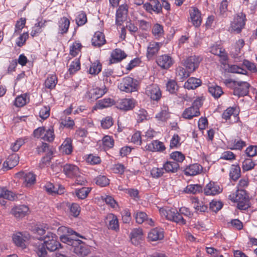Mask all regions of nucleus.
Segmentation results:
<instances>
[{
  "instance_id": "obj_19",
  "label": "nucleus",
  "mask_w": 257,
  "mask_h": 257,
  "mask_svg": "<svg viewBox=\"0 0 257 257\" xmlns=\"http://www.w3.org/2000/svg\"><path fill=\"white\" fill-rule=\"evenodd\" d=\"M189 13L193 25L196 27H199L202 22L200 12L197 8L192 7L190 9Z\"/></svg>"
},
{
  "instance_id": "obj_59",
  "label": "nucleus",
  "mask_w": 257,
  "mask_h": 257,
  "mask_svg": "<svg viewBox=\"0 0 257 257\" xmlns=\"http://www.w3.org/2000/svg\"><path fill=\"white\" fill-rule=\"evenodd\" d=\"M228 70L231 73H239L242 74H246V71L245 70L236 65H232L230 66Z\"/></svg>"
},
{
  "instance_id": "obj_1",
  "label": "nucleus",
  "mask_w": 257,
  "mask_h": 257,
  "mask_svg": "<svg viewBox=\"0 0 257 257\" xmlns=\"http://www.w3.org/2000/svg\"><path fill=\"white\" fill-rule=\"evenodd\" d=\"M58 231L64 233V234L61 235L60 237L61 241L68 245L74 246L77 243H80L81 241L77 239V237H80L82 238H84L83 236L80 235L72 229L66 226L60 227Z\"/></svg>"
},
{
  "instance_id": "obj_11",
  "label": "nucleus",
  "mask_w": 257,
  "mask_h": 257,
  "mask_svg": "<svg viewBox=\"0 0 257 257\" xmlns=\"http://www.w3.org/2000/svg\"><path fill=\"white\" fill-rule=\"evenodd\" d=\"M117 108L127 111L132 109L135 105V100L133 99L123 98L118 100L115 103Z\"/></svg>"
},
{
  "instance_id": "obj_35",
  "label": "nucleus",
  "mask_w": 257,
  "mask_h": 257,
  "mask_svg": "<svg viewBox=\"0 0 257 257\" xmlns=\"http://www.w3.org/2000/svg\"><path fill=\"white\" fill-rule=\"evenodd\" d=\"M179 168V165L175 161H167L163 165L164 169L168 173H175Z\"/></svg>"
},
{
  "instance_id": "obj_60",
  "label": "nucleus",
  "mask_w": 257,
  "mask_h": 257,
  "mask_svg": "<svg viewBox=\"0 0 257 257\" xmlns=\"http://www.w3.org/2000/svg\"><path fill=\"white\" fill-rule=\"evenodd\" d=\"M87 22L86 15L84 12L80 13L76 18V22L78 26H81L84 25Z\"/></svg>"
},
{
  "instance_id": "obj_39",
  "label": "nucleus",
  "mask_w": 257,
  "mask_h": 257,
  "mask_svg": "<svg viewBox=\"0 0 257 257\" xmlns=\"http://www.w3.org/2000/svg\"><path fill=\"white\" fill-rule=\"evenodd\" d=\"M101 69L102 66L101 63L97 60L91 64L88 72L91 75H95L101 71Z\"/></svg>"
},
{
  "instance_id": "obj_14",
  "label": "nucleus",
  "mask_w": 257,
  "mask_h": 257,
  "mask_svg": "<svg viewBox=\"0 0 257 257\" xmlns=\"http://www.w3.org/2000/svg\"><path fill=\"white\" fill-rule=\"evenodd\" d=\"M17 175L23 180V184L26 187H30L35 183L36 177L32 173L20 172Z\"/></svg>"
},
{
  "instance_id": "obj_49",
  "label": "nucleus",
  "mask_w": 257,
  "mask_h": 257,
  "mask_svg": "<svg viewBox=\"0 0 257 257\" xmlns=\"http://www.w3.org/2000/svg\"><path fill=\"white\" fill-rule=\"evenodd\" d=\"M169 117L170 114L167 109L162 110L156 115V118H157L158 121L162 122L166 121Z\"/></svg>"
},
{
  "instance_id": "obj_18",
  "label": "nucleus",
  "mask_w": 257,
  "mask_h": 257,
  "mask_svg": "<svg viewBox=\"0 0 257 257\" xmlns=\"http://www.w3.org/2000/svg\"><path fill=\"white\" fill-rule=\"evenodd\" d=\"M63 171L67 177L70 178L77 176L80 172L79 168L76 166L70 164L64 165Z\"/></svg>"
},
{
  "instance_id": "obj_58",
  "label": "nucleus",
  "mask_w": 257,
  "mask_h": 257,
  "mask_svg": "<svg viewBox=\"0 0 257 257\" xmlns=\"http://www.w3.org/2000/svg\"><path fill=\"white\" fill-rule=\"evenodd\" d=\"M113 123V119L110 116H107L101 120V126L104 129H108Z\"/></svg>"
},
{
  "instance_id": "obj_22",
  "label": "nucleus",
  "mask_w": 257,
  "mask_h": 257,
  "mask_svg": "<svg viewBox=\"0 0 257 257\" xmlns=\"http://www.w3.org/2000/svg\"><path fill=\"white\" fill-rule=\"evenodd\" d=\"M204 193L206 195H215L222 191V189L214 182H209L204 189Z\"/></svg>"
},
{
  "instance_id": "obj_44",
  "label": "nucleus",
  "mask_w": 257,
  "mask_h": 257,
  "mask_svg": "<svg viewBox=\"0 0 257 257\" xmlns=\"http://www.w3.org/2000/svg\"><path fill=\"white\" fill-rule=\"evenodd\" d=\"M57 83V78L55 75H51L47 78L45 82V85L46 88L53 89Z\"/></svg>"
},
{
  "instance_id": "obj_4",
  "label": "nucleus",
  "mask_w": 257,
  "mask_h": 257,
  "mask_svg": "<svg viewBox=\"0 0 257 257\" xmlns=\"http://www.w3.org/2000/svg\"><path fill=\"white\" fill-rule=\"evenodd\" d=\"M201 99L198 98L194 100L191 106L186 108L182 113V117L185 119H191L200 114L199 108L202 106Z\"/></svg>"
},
{
  "instance_id": "obj_6",
  "label": "nucleus",
  "mask_w": 257,
  "mask_h": 257,
  "mask_svg": "<svg viewBox=\"0 0 257 257\" xmlns=\"http://www.w3.org/2000/svg\"><path fill=\"white\" fill-rule=\"evenodd\" d=\"M39 240H43L44 243L47 249L50 251L57 249L60 246V243L57 240L56 235L51 232H48L43 238L40 237Z\"/></svg>"
},
{
  "instance_id": "obj_20",
  "label": "nucleus",
  "mask_w": 257,
  "mask_h": 257,
  "mask_svg": "<svg viewBox=\"0 0 257 257\" xmlns=\"http://www.w3.org/2000/svg\"><path fill=\"white\" fill-rule=\"evenodd\" d=\"M126 57L125 52L120 49H115L111 53L109 60L110 64L117 63L121 61Z\"/></svg>"
},
{
  "instance_id": "obj_2",
  "label": "nucleus",
  "mask_w": 257,
  "mask_h": 257,
  "mask_svg": "<svg viewBox=\"0 0 257 257\" xmlns=\"http://www.w3.org/2000/svg\"><path fill=\"white\" fill-rule=\"evenodd\" d=\"M232 201L237 203V208L240 210H245L249 206V200L245 191L243 189L238 190L229 196Z\"/></svg>"
},
{
  "instance_id": "obj_16",
  "label": "nucleus",
  "mask_w": 257,
  "mask_h": 257,
  "mask_svg": "<svg viewBox=\"0 0 257 257\" xmlns=\"http://www.w3.org/2000/svg\"><path fill=\"white\" fill-rule=\"evenodd\" d=\"M127 14V7L126 5L119 6L116 13L115 22L116 25H121L125 20Z\"/></svg>"
},
{
  "instance_id": "obj_25",
  "label": "nucleus",
  "mask_w": 257,
  "mask_h": 257,
  "mask_svg": "<svg viewBox=\"0 0 257 257\" xmlns=\"http://www.w3.org/2000/svg\"><path fill=\"white\" fill-rule=\"evenodd\" d=\"M164 238V231L161 228L152 229L148 233V238L150 240L154 241L162 239Z\"/></svg>"
},
{
  "instance_id": "obj_33",
  "label": "nucleus",
  "mask_w": 257,
  "mask_h": 257,
  "mask_svg": "<svg viewBox=\"0 0 257 257\" xmlns=\"http://www.w3.org/2000/svg\"><path fill=\"white\" fill-rule=\"evenodd\" d=\"M191 73L186 69H185L181 66H179L176 69V78L177 80L183 81L190 76Z\"/></svg>"
},
{
  "instance_id": "obj_57",
  "label": "nucleus",
  "mask_w": 257,
  "mask_h": 257,
  "mask_svg": "<svg viewBox=\"0 0 257 257\" xmlns=\"http://www.w3.org/2000/svg\"><path fill=\"white\" fill-rule=\"evenodd\" d=\"M254 166V163L250 159H246L242 163V169L244 171L251 170Z\"/></svg>"
},
{
  "instance_id": "obj_46",
  "label": "nucleus",
  "mask_w": 257,
  "mask_h": 257,
  "mask_svg": "<svg viewBox=\"0 0 257 257\" xmlns=\"http://www.w3.org/2000/svg\"><path fill=\"white\" fill-rule=\"evenodd\" d=\"M210 52L214 55L219 56L223 59H226V55L224 49L217 46H213L210 48Z\"/></svg>"
},
{
  "instance_id": "obj_47",
  "label": "nucleus",
  "mask_w": 257,
  "mask_h": 257,
  "mask_svg": "<svg viewBox=\"0 0 257 257\" xmlns=\"http://www.w3.org/2000/svg\"><path fill=\"white\" fill-rule=\"evenodd\" d=\"M114 104V101L110 98H104L98 101L97 104V107L99 109H102L104 108L111 106Z\"/></svg>"
},
{
  "instance_id": "obj_63",
  "label": "nucleus",
  "mask_w": 257,
  "mask_h": 257,
  "mask_svg": "<svg viewBox=\"0 0 257 257\" xmlns=\"http://www.w3.org/2000/svg\"><path fill=\"white\" fill-rule=\"evenodd\" d=\"M222 207V203L219 201L213 200L210 203V208L214 212L218 211Z\"/></svg>"
},
{
  "instance_id": "obj_55",
  "label": "nucleus",
  "mask_w": 257,
  "mask_h": 257,
  "mask_svg": "<svg viewBox=\"0 0 257 257\" xmlns=\"http://www.w3.org/2000/svg\"><path fill=\"white\" fill-rule=\"evenodd\" d=\"M54 131L53 128H49L45 131V134L43 137V140L48 142H52L54 139Z\"/></svg>"
},
{
  "instance_id": "obj_37",
  "label": "nucleus",
  "mask_w": 257,
  "mask_h": 257,
  "mask_svg": "<svg viewBox=\"0 0 257 257\" xmlns=\"http://www.w3.org/2000/svg\"><path fill=\"white\" fill-rule=\"evenodd\" d=\"M208 91L215 98H218L223 93L221 87L216 85L209 86Z\"/></svg>"
},
{
  "instance_id": "obj_29",
  "label": "nucleus",
  "mask_w": 257,
  "mask_h": 257,
  "mask_svg": "<svg viewBox=\"0 0 257 257\" xmlns=\"http://www.w3.org/2000/svg\"><path fill=\"white\" fill-rule=\"evenodd\" d=\"M72 141L70 138H67L60 146V151L64 154L69 155L73 151Z\"/></svg>"
},
{
  "instance_id": "obj_5",
  "label": "nucleus",
  "mask_w": 257,
  "mask_h": 257,
  "mask_svg": "<svg viewBox=\"0 0 257 257\" xmlns=\"http://www.w3.org/2000/svg\"><path fill=\"white\" fill-rule=\"evenodd\" d=\"M119 89L126 93L136 91L137 90L138 81L130 77H126L122 79L118 86Z\"/></svg>"
},
{
  "instance_id": "obj_3",
  "label": "nucleus",
  "mask_w": 257,
  "mask_h": 257,
  "mask_svg": "<svg viewBox=\"0 0 257 257\" xmlns=\"http://www.w3.org/2000/svg\"><path fill=\"white\" fill-rule=\"evenodd\" d=\"M160 213L162 216L165 217L168 220L173 221L180 225L186 224V220L181 214L174 208H160Z\"/></svg>"
},
{
  "instance_id": "obj_36",
  "label": "nucleus",
  "mask_w": 257,
  "mask_h": 257,
  "mask_svg": "<svg viewBox=\"0 0 257 257\" xmlns=\"http://www.w3.org/2000/svg\"><path fill=\"white\" fill-rule=\"evenodd\" d=\"M240 176V168L238 165H232L230 168L229 177L233 181H236Z\"/></svg>"
},
{
  "instance_id": "obj_56",
  "label": "nucleus",
  "mask_w": 257,
  "mask_h": 257,
  "mask_svg": "<svg viewBox=\"0 0 257 257\" xmlns=\"http://www.w3.org/2000/svg\"><path fill=\"white\" fill-rule=\"evenodd\" d=\"M81 47V44L75 42L73 44L72 46L70 47V53L73 57L76 56L80 51Z\"/></svg>"
},
{
  "instance_id": "obj_27",
  "label": "nucleus",
  "mask_w": 257,
  "mask_h": 257,
  "mask_svg": "<svg viewBox=\"0 0 257 257\" xmlns=\"http://www.w3.org/2000/svg\"><path fill=\"white\" fill-rule=\"evenodd\" d=\"M30 238V235L28 233H25L23 235L21 232H18L13 236V240L15 243L21 247L25 245L24 242L28 240Z\"/></svg>"
},
{
  "instance_id": "obj_15",
  "label": "nucleus",
  "mask_w": 257,
  "mask_h": 257,
  "mask_svg": "<svg viewBox=\"0 0 257 257\" xmlns=\"http://www.w3.org/2000/svg\"><path fill=\"white\" fill-rule=\"evenodd\" d=\"M29 212V207L24 205L16 206L12 209V214L17 218H22Z\"/></svg>"
},
{
  "instance_id": "obj_50",
  "label": "nucleus",
  "mask_w": 257,
  "mask_h": 257,
  "mask_svg": "<svg viewBox=\"0 0 257 257\" xmlns=\"http://www.w3.org/2000/svg\"><path fill=\"white\" fill-rule=\"evenodd\" d=\"M90 191L89 188L83 187L80 189L76 190V195L79 199H84L85 198Z\"/></svg>"
},
{
  "instance_id": "obj_61",
  "label": "nucleus",
  "mask_w": 257,
  "mask_h": 257,
  "mask_svg": "<svg viewBox=\"0 0 257 257\" xmlns=\"http://www.w3.org/2000/svg\"><path fill=\"white\" fill-rule=\"evenodd\" d=\"M96 184L100 186H105L109 184V180L105 176H99L96 179Z\"/></svg>"
},
{
  "instance_id": "obj_42",
  "label": "nucleus",
  "mask_w": 257,
  "mask_h": 257,
  "mask_svg": "<svg viewBox=\"0 0 257 257\" xmlns=\"http://www.w3.org/2000/svg\"><path fill=\"white\" fill-rule=\"evenodd\" d=\"M29 100L27 94H24L17 96L15 99V104L17 107H22L26 104Z\"/></svg>"
},
{
  "instance_id": "obj_7",
  "label": "nucleus",
  "mask_w": 257,
  "mask_h": 257,
  "mask_svg": "<svg viewBox=\"0 0 257 257\" xmlns=\"http://www.w3.org/2000/svg\"><path fill=\"white\" fill-rule=\"evenodd\" d=\"M245 15L242 13H239L234 18L231 22L230 30L236 33H239L245 25Z\"/></svg>"
},
{
  "instance_id": "obj_40",
  "label": "nucleus",
  "mask_w": 257,
  "mask_h": 257,
  "mask_svg": "<svg viewBox=\"0 0 257 257\" xmlns=\"http://www.w3.org/2000/svg\"><path fill=\"white\" fill-rule=\"evenodd\" d=\"M73 251L78 255L83 257L88 254L89 249L87 247L80 244L78 245H74Z\"/></svg>"
},
{
  "instance_id": "obj_53",
  "label": "nucleus",
  "mask_w": 257,
  "mask_h": 257,
  "mask_svg": "<svg viewBox=\"0 0 257 257\" xmlns=\"http://www.w3.org/2000/svg\"><path fill=\"white\" fill-rule=\"evenodd\" d=\"M170 158L176 162L181 163L185 159L184 155L180 152L176 151L170 154Z\"/></svg>"
},
{
  "instance_id": "obj_62",
  "label": "nucleus",
  "mask_w": 257,
  "mask_h": 257,
  "mask_svg": "<svg viewBox=\"0 0 257 257\" xmlns=\"http://www.w3.org/2000/svg\"><path fill=\"white\" fill-rule=\"evenodd\" d=\"M147 215L145 212L142 211L137 212L135 215L136 222L141 224L147 219Z\"/></svg>"
},
{
  "instance_id": "obj_51",
  "label": "nucleus",
  "mask_w": 257,
  "mask_h": 257,
  "mask_svg": "<svg viewBox=\"0 0 257 257\" xmlns=\"http://www.w3.org/2000/svg\"><path fill=\"white\" fill-rule=\"evenodd\" d=\"M237 115V111L233 107L227 108L222 114V117L226 120L229 119L231 116L235 117Z\"/></svg>"
},
{
  "instance_id": "obj_23",
  "label": "nucleus",
  "mask_w": 257,
  "mask_h": 257,
  "mask_svg": "<svg viewBox=\"0 0 257 257\" xmlns=\"http://www.w3.org/2000/svg\"><path fill=\"white\" fill-rule=\"evenodd\" d=\"M162 44L159 42H151L147 47V56L149 59L157 54L161 47Z\"/></svg>"
},
{
  "instance_id": "obj_21",
  "label": "nucleus",
  "mask_w": 257,
  "mask_h": 257,
  "mask_svg": "<svg viewBox=\"0 0 257 257\" xmlns=\"http://www.w3.org/2000/svg\"><path fill=\"white\" fill-rule=\"evenodd\" d=\"M203 167L199 164L195 163L187 166L184 170L185 175L187 176H195L202 172Z\"/></svg>"
},
{
  "instance_id": "obj_8",
  "label": "nucleus",
  "mask_w": 257,
  "mask_h": 257,
  "mask_svg": "<svg viewBox=\"0 0 257 257\" xmlns=\"http://www.w3.org/2000/svg\"><path fill=\"white\" fill-rule=\"evenodd\" d=\"M107 91V88L105 86L102 88L98 87L92 88L86 92L85 97L91 101H94L102 96Z\"/></svg>"
},
{
  "instance_id": "obj_13",
  "label": "nucleus",
  "mask_w": 257,
  "mask_h": 257,
  "mask_svg": "<svg viewBox=\"0 0 257 257\" xmlns=\"http://www.w3.org/2000/svg\"><path fill=\"white\" fill-rule=\"evenodd\" d=\"M146 93L154 100H159L161 96L160 88L155 84H152L148 86L146 89Z\"/></svg>"
},
{
  "instance_id": "obj_52",
  "label": "nucleus",
  "mask_w": 257,
  "mask_h": 257,
  "mask_svg": "<svg viewBox=\"0 0 257 257\" xmlns=\"http://www.w3.org/2000/svg\"><path fill=\"white\" fill-rule=\"evenodd\" d=\"M152 33L156 38H159L164 33L163 27L159 24H156L153 27Z\"/></svg>"
},
{
  "instance_id": "obj_45",
  "label": "nucleus",
  "mask_w": 257,
  "mask_h": 257,
  "mask_svg": "<svg viewBox=\"0 0 257 257\" xmlns=\"http://www.w3.org/2000/svg\"><path fill=\"white\" fill-rule=\"evenodd\" d=\"M193 207L197 212H204L207 209V206L203 204L202 202H199L198 200L195 198L193 201Z\"/></svg>"
},
{
  "instance_id": "obj_54",
  "label": "nucleus",
  "mask_w": 257,
  "mask_h": 257,
  "mask_svg": "<svg viewBox=\"0 0 257 257\" xmlns=\"http://www.w3.org/2000/svg\"><path fill=\"white\" fill-rule=\"evenodd\" d=\"M164 170L163 168H153L151 171V175L154 178H159L163 175Z\"/></svg>"
},
{
  "instance_id": "obj_38",
  "label": "nucleus",
  "mask_w": 257,
  "mask_h": 257,
  "mask_svg": "<svg viewBox=\"0 0 257 257\" xmlns=\"http://www.w3.org/2000/svg\"><path fill=\"white\" fill-rule=\"evenodd\" d=\"M46 23V21L44 20L39 21L36 23L34 26L32 28V30L31 32V35L34 37L41 33L42 31V28L45 26Z\"/></svg>"
},
{
  "instance_id": "obj_34",
  "label": "nucleus",
  "mask_w": 257,
  "mask_h": 257,
  "mask_svg": "<svg viewBox=\"0 0 257 257\" xmlns=\"http://www.w3.org/2000/svg\"><path fill=\"white\" fill-rule=\"evenodd\" d=\"M45 190L50 194H61L64 192V188L62 186H59V188L57 186H54L51 183H48L44 186Z\"/></svg>"
},
{
  "instance_id": "obj_28",
  "label": "nucleus",
  "mask_w": 257,
  "mask_h": 257,
  "mask_svg": "<svg viewBox=\"0 0 257 257\" xmlns=\"http://www.w3.org/2000/svg\"><path fill=\"white\" fill-rule=\"evenodd\" d=\"M92 44L95 47H100L105 43L104 35L101 32L95 33L91 40Z\"/></svg>"
},
{
  "instance_id": "obj_30",
  "label": "nucleus",
  "mask_w": 257,
  "mask_h": 257,
  "mask_svg": "<svg viewBox=\"0 0 257 257\" xmlns=\"http://www.w3.org/2000/svg\"><path fill=\"white\" fill-rule=\"evenodd\" d=\"M70 25V21L66 17H62L58 22V32L61 35L67 33Z\"/></svg>"
},
{
  "instance_id": "obj_41",
  "label": "nucleus",
  "mask_w": 257,
  "mask_h": 257,
  "mask_svg": "<svg viewBox=\"0 0 257 257\" xmlns=\"http://www.w3.org/2000/svg\"><path fill=\"white\" fill-rule=\"evenodd\" d=\"M202 186L198 184H190L187 185L184 191L186 193L196 194L202 191Z\"/></svg>"
},
{
  "instance_id": "obj_9",
  "label": "nucleus",
  "mask_w": 257,
  "mask_h": 257,
  "mask_svg": "<svg viewBox=\"0 0 257 257\" xmlns=\"http://www.w3.org/2000/svg\"><path fill=\"white\" fill-rule=\"evenodd\" d=\"M201 61L202 58L200 57L195 55L191 56L186 58L183 63V65L189 72L192 73L198 68Z\"/></svg>"
},
{
  "instance_id": "obj_24",
  "label": "nucleus",
  "mask_w": 257,
  "mask_h": 257,
  "mask_svg": "<svg viewBox=\"0 0 257 257\" xmlns=\"http://www.w3.org/2000/svg\"><path fill=\"white\" fill-rule=\"evenodd\" d=\"M145 149L146 150L152 152H163L166 149V147L162 142L155 140L147 144Z\"/></svg>"
},
{
  "instance_id": "obj_17",
  "label": "nucleus",
  "mask_w": 257,
  "mask_h": 257,
  "mask_svg": "<svg viewBox=\"0 0 257 257\" xmlns=\"http://www.w3.org/2000/svg\"><path fill=\"white\" fill-rule=\"evenodd\" d=\"M105 222L109 229L116 231L119 229L118 219L114 214L112 213L107 214L105 217Z\"/></svg>"
},
{
  "instance_id": "obj_43",
  "label": "nucleus",
  "mask_w": 257,
  "mask_h": 257,
  "mask_svg": "<svg viewBox=\"0 0 257 257\" xmlns=\"http://www.w3.org/2000/svg\"><path fill=\"white\" fill-rule=\"evenodd\" d=\"M46 245L44 243L36 244L35 245V251L38 257H46L47 251L46 249Z\"/></svg>"
},
{
  "instance_id": "obj_12",
  "label": "nucleus",
  "mask_w": 257,
  "mask_h": 257,
  "mask_svg": "<svg viewBox=\"0 0 257 257\" xmlns=\"http://www.w3.org/2000/svg\"><path fill=\"white\" fill-rule=\"evenodd\" d=\"M233 89V94L235 95L244 96L247 94L249 85L245 81H237Z\"/></svg>"
},
{
  "instance_id": "obj_64",
  "label": "nucleus",
  "mask_w": 257,
  "mask_h": 257,
  "mask_svg": "<svg viewBox=\"0 0 257 257\" xmlns=\"http://www.w3.org/2000/svg\"><path fill=\"white\" fill-rule=\"evenodd\" d=\"M102 143L106 148H111L114 145V141L110 137L106 136L102 139Z\"/></svg>"
},
{
  "instance_id": "obj_32",
  "label": "nucleus",
  "mask_w": 257,
  "mask_h": 257,
  "mask_svg": "<svg viewBox=\"0 0 257 257\" xmlns=\"http://www.w3.org/2000/svg\"><path fill=\"white\" fill-rule=\"evenodd\" d=\"M143 231L142 229H134L131 232V240L135 245H138L142 240Z\"/></svg>"
},
{
  "instance_id": "obj_26",
  "label": "nucleus",
  "mask_w": 257,
  "mask_h": 257,
  "mask_svg": "<svg viewBox=\"0 0 257 257\" xmlns=\"http://www.w3.org/2000/svg\"><path fill=\"white\" fill-rule=\"evenodd\" d=\"M19 161V157L17 154L10 155L6 161L3 164V166L7 170L11 169L16 166Z\"/></svg>"
},
{
  "instance_id": "obj_48",
  "label": "nucleus",
  "mask_w": 257,
  "mask_h": 257,
  "mask_svg": "<svg viewBox=\"0 0 257 257\" xmlns=\"http://www.w3.org/2000/svg\"><path fill=\"white\" fill-rule=\"evenodd\" d=\"M0 197L9 200H14L15 199L13 193L4 187L0 188Z\"/></svg>"
},
{
  "instance_id": "obj_31",
  "label": "nucleus",
  "mask_w": 257,
  "mask_h": 257,
  "mask_svg": "<svg viewBox=\"0 0 257 257\" xmlns=\"http://www.w3.org/2000/svg\"><path fill=\"white\" fill-rule=\"evenodd\" d=\"M202 81L200 79L190 77L184 84V88L187 89H194L201 85Z\"/></svg>"
},
{
  "instance_id": "obj_10",
  "label": "nucleus",
  "mask_w": 257,
  "mask_h": 257,
  "mask_svg": "<svg viewBox=\"0 0 257 257\" xmlns=\"http://www.w3.org/2000/svg\"><path fill=\"white\" fill-rule=\"evenodd\" d=\"M175 61L173 58L168 54L159 56L156 59L157 65L164 70L169 69L174 64Z\"/></svg>"
}]
</instances>
